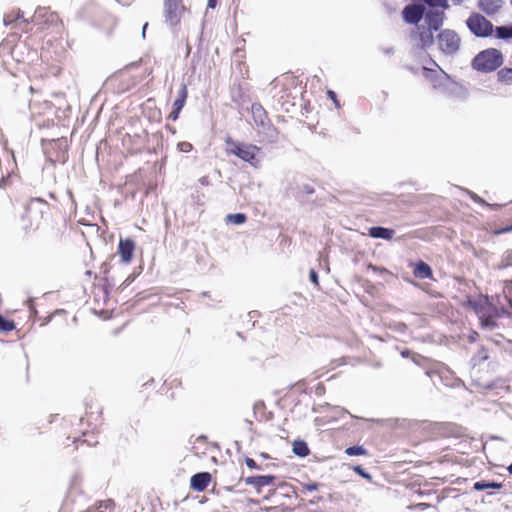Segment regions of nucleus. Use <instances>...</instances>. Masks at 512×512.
I'll use <instances>...</instances> for the list:
<instances>
[{
	"label": "nucleus",
	"instance_id": "nucleus-1",
	"mask_svg": "<svg viewBox=\"0 0 512 512\" xmlns=\"http://www.w3.org/2000/svg\"><path fill=\"white\" fill-rule=\"evenodd\" d=\"M226 145V152L228 154L239 157L255 168L259 167V161L256 155L260 151V147L253 144L235 142L231 138L226 140Z\"/></svg>",
	"mask_w": 512,
	"mask_h": 512
},
{
	"label": "nucleus",
	"instance_id": "nucleus-2",
	"mask_svg": "<svg viewBox=\"0 0 512 512\" xmlns=\"http://www.w3.org/2000/svg\"><path fill=\"white\" fill-rule=\"evenodd\" d=\"M503 62L502 54L497 49H487L480 52L472 61L475 70L481 72H491L501 66Z\"/></svg>",
	"mask_w": 512,
	"mask_h": 512
},
{
	"label": "nucleus",
	"instance_id": "nucleus-3",
	"mask_svg": "<svg viewBox=\"0 0 512 512\" xmlns=\"http://www.w3.org/2000/svg\"><path fill=\"white\" fill-rule=\"evenodd\" d=\"M437 44L442 53L451 56L458 52L461 39L454 30L445 29L437 35Z\"/></svg>",
	"mask_w": 512,
	"mask_h": 512
},
{
	"label": "nucleus",
	"instance_id": "nucleus-4",
	"mask_svg": "<svg viewBox=\"0 0 512 512\" xmlns=\"http://www.w3.org/2000/svg\"><path fill=\"white\" fill-rule=\"evenodd\" d=\"M466 23L469 30L477 37H487L493 32L492 23L481 14H471Z\"/></svg>",
	"mask_w": 512,
	"mask_h": 512
},
{
	"label": "nucleus",
	"instance_id": "nucleus-5",
	"mask_svg": "<svg viewBox=\"0 0 512 512\" xmlns=\"http://www.w3.org/2000/svg\"><path fill=\"white\" fill-rule=\"evenodd\" d=\"M165 7L166 21L172 26L178 24L184 11L180 0H165Z\"/></svg>",
	"mask_w": 512,
	"mask_h": 512
},
{
	"label": "nucleus",
	"instance_id": "nucleus-6",
	"mask_svg": "<svg viewBox=\"0 0 512 512\" xmlns=\"http://www.w3.org/2000/svg\"><path fill=\"white\" fill-rule=\"evenodd\" d=\"M425 10L421 4H410L403 9L402 16L405 22L417 24L424 17Z\"/></svg>",
	"mask_w": 512,
	"mask_h": 512
},
{
	"label": "nucleus",
	"instance_id": "nucleus-7",
	"mask_svg": "<svg viewBox=\"0 0 512 512\" xmlns=\"http://www.w3.org/2000/svg\"><path fill=\"white\" fill-rule=\"evenodd\" d=\"M433 31L429 27L417 26L416 31L412 33V37L422 48H426L434 43Z\"/></svg>",
	"mask_w": 512,
	"mask_h": 512
},
{
	"label": "nucleus",
	"instance_id": "nucleus-8",
	"mask_svg": "<svg viewBox=\"0 0 512 512\" xmlns=\"http://www.w3.org/2000/svg\"><path fill=\"white\" fill-rule=\"evenodd\" d=\"M445 18L444 10L439 9H431L428 12H425L424 19L427 27L431 28L434 31L440 29L443 25Z\"/></svg>",
	"mask_w": 512,
	"mask_h": 512
},
{
	"label": "nucleus",
	"instance_id": "nucleus-9",
	"mask_svg": "<svg viewBox=\"0 0 512 512\" xmlns=\"http://www.w3.org/2000/svg\"><path fill=\"white\" fill-rule=\"evenodd\" d=\"M135 243L131 239H121L119 242L118 253L122 262L129 263L133 257Z\"/></svg>",
	"mask_w": 512,
	"mask_h": 512
},
{
	"label": "nucleus",
	"instance_id": "nucleus-10",
	"mask_svg": "<svg viewBox=\"0 0 512 512\" xmlns=\"http://www.w3.org/2000/svg\"><path fill=\"white\" fill-rule=\"evenodd\" d=\"M211 475L208 472H201L191 477L190 485L195 491H203L208 486Z\"/></svg>",
	"mask_w": 512,
	"mask_h": 512
},
{
	"label": "nucleus",
	"instance_id": "nucleus-11",
	"mask_svg": "<svg viewBox=\"0 0 512 512\" xmlns=\"http://www.w3.org/2000/svg\"><path fill=\"white\" fill-rule=\"evenodd\" d=\"M503 0H479V8L487 15L496 13L502 6Z\"/></svg>",
	"mask_w": 512,
	"mask_h": 512
},
{
	"label": "nucleus",
	"instance_id": "nucleus-12",
	"mask_svg": "<svg viewBox=\"0 0 512 512\" xmlns=\"http://www.w3.org/2000/svg\"><path fill=\"white\" fill-rule=\"evenodd\" d=\"M275 480L274 476L271 475H263V476H252L246 478L245 482L248 485H252L256 488L268 486L273 483Z\"/></svg>",
	"mask_w": 512,
	"mask_h": 512
},
{
	"label": "nucleus",
	"instance_id": "nucleus-13",
	"mask_svg": "<svg viewBox=\"0 0 512 512\" xmlns=\"http://www.w3.org/2000/svg\"><path fill=\"white\" fill-rule=\"evenodd\" d=\"M369 235L373 238H381L385 240H390L394 236V230L385 228V227H371L369 229Z\"/></svg>",
	"mask_w": 512,
	"mask_h": 512
},
{
	"label": "nucleus",
	"instance_id": "nucleus-14",
	"mask_svg": "<svg viewBox=\"0 0 512 512\" xmlns=\"http://www.w3.org/2000/svg\"><path fill=\"white\" fill-rule=\"evenodd\" d=\"M253 119L257 125L264 126L267 120L266 111L260 104H253L251 107Z\"/></svg>",
	"mask_w": 512,
	"mask_h": 512
},
{
	"label": "nucleus",
	"instance_id": "nucleus-15",
	"mask_svg": "<svg viewBox=\"0 0 512 512\" xmlns=\"http://www.w3.org/2000/svg\"><path fill=\"white\" fill-rule=\"evenodd\" d=\"M414 275H415V277L420 278V279L431 278L432 270L429 267V265H427L426 263L419 262L416 264V267L414 269Z\"/></svg>",
	"mask_w": 512,
	"mask_h": 512
},
{
	"label": "nucleus",
	"instance_id": "nucleus-16",
	"mask_svg": "<svg viewBox=\"0 0 512 512\" xmlns=\"http://www.w3.org/2000/svg\"><path fill=\"white\" fill-rule=\"evenodd\" d=\"M186 97H187L186 86L182 85L178 92V96L173 103V109H176L177 111H181V109L184 106Z\"/></svg>",
	"mask_w": 512,
	"mask_h": 512
},
{
	"label": "nucleus",
	"instance_id": "nucleus-17",
	"mask_svg": "<svg viewBox=\"0 0 512 512\" xmlns=\"http://www.w3.org/2000/svg\"><path fill=\"white\" fill-rule=\"evenodd\" d=\"M293 452L300 457H305L309 454V448L304 441H294Z\"/></svg>",
	"mask_w": 512,
	"mask_h": 512
},
{
	"label": "nucleus",
	"instance_id": "nucleus-18",
	"mask_svg": "<svg viewBox=\"0 0 512 512\" xmlns=\"http://www.w3.org/2000/svg\"><path fill=\"white\" fill-rule=\"evenodd\" d=\"M501 487L502 484L497 482L478 481L474 484V489L477 491H482L486 489H500Z\"/></svg>",
	"mask_w": 512,
	"mask_h": 512
},
{
	"label": "nucleus",
	"instance_id": "nucleus-19",
	"mask_svg": "<svg viewBox=\"0 0 512 512\" xmlns=\"http://www.w3.org/2000/svg\"><path fill=\"white\" fill-rule=\"evenodd\" d=\"M496 36L499 39L512 38V25L511 26H498L495 29Z\"/></svg>",
	"mask_w": 512,
	"mask_h": 512
},
{
	"label": "nucleus",
	"instance_id": "nucleus-20",
	"mask_svg": "<svg viewBox=\"0 0 512 512\" xmlns=\"http://www.w3.org/2000/svg\"><path fill=\"white\" fill-rule=\"evenodd\" d=\"M498 79L506 84L512 83V68H503L497 73Z\"/></svg>",
	"mask_w": 512,
	"mask_h": 512
},
{
	"label": "nucleus",
	"instance_id": "nucleus-21",
	"mask_svg": "<svg viewBox=\"0 0 512 512\" xmlns=\"http://www.w3.org/2000/svg\"><path fill=\"white\" fill-rule=\"evenodd\" d=\"M113 501L112 500H106V501H99L94 506L88 509L87 512H103L104 509H108L112 507Z\"/></svg>",
	"mask_w": 512,
	"mask_h": 512
},
{
	"label": "nucleus",
	"instance_id": "nucleus-22",
	"mask_svg": "<svg viewBox=\"0 0 512 512\" xmlns=\"http://www.w3.org/2000/svg\"><path fill=\"white\" fill-rule=\"evenodd\" d=\"M432 9L446 10L449 8L448 0H423Z\"/></svg>",
	"mask_w": 512,
	"mask_h": 512
},
{
	"label": "nucleus",
	"instance_id": "nucleus-23",
	"mask_svg": "<svg viewBox=\"0 0 512 512\" xmlns=\"http://www.w3.org/2000/svg\"><path fill=\"white\" fill-rule=\"evenodd\" d=\"M345 453L349 456L366 455L367 451L363 446H351L346 448Z\"/></svg>",
	"mask_w": 512,
	"mask_h": 512
},
{
	"label": "nucleus",
	"instance_id": "nucleus-24",
	"mask_svg": "<svg viewBox=\"0 0 512 512\" xmlns=\"http://www.w3.org/2000/svg\"><path fill=\"white\" fill-rule=\"evenodd\" d=\"M227 220L235 225H241L246 221V216L243 213L228 214Z\"/></svg>",
	"mask_w": 512,
	"mask_h": 512
},
{
	"label": "nucleus",
	"instance_id": "nucleus-25",
	"mask_svg": "<svg viewBox=\"0 0 512 512\" xmlns=\"http://www.w3.org/2000/svg\"><path fill=\"white\" fill-rule=\"evenodd\" d=\"M15 328L14 322L5 319L2 315H0V330L3 332L12 331Z\"/></svg>",
	"mask_w": 512,
	"mask_h": 512
},
{
	"label": "nucleus",
	"instance_id": "nucleus-26",
	"mask_svg": "<svg viewBox=\"0 0 512 512\" xmlns=\"http://www.w3.org/2000/svg\"><path fill=\"white\" fill-rule=\"evenodd\" d=\"M481 326L489 329H493L495 326V321L491 317H480Z\"/></svg>",
	"mask_w": 512,
	"mask_h": 512
},
{
	"label": "nucleus",
	"instance_id": "nucleus-27",
	"mask_svg": "<svg viewBox=\"0 0 512 512\" xmlns=\"http://www.w3.org/2000/svg\"><path fill=\"white\" fill-rule=\"evenodd\" d=\"M353 470L365 479L371 478L370 474H368L360 465L354 466Z\"/></svg>",
	"mask_w": 512,
	"mask_h": 512
},
{
	"label": "nucleus",
	"instance_id": "nucleus-28",
	"mask_svg": "<svg viewBox=\"0 0 512 512\" xmlns=\"http://www.w3.org/2000/svg\"><path fill=\"white\" fill-rule=\"evenodd\" d=\"M178 149L181 152L187 153V152L191 151L192 145L188 142H180V143H178Z\"/></svg>",
	"mask_w": 512,
	"mask_h": 512
},
{
	"label": "nucleus",
	"instance_id": "nucleus-29",
	"mask_svg": "<svg viewBox=\"0 0 512 512\" xmlns=\"http://www.w3.org/2000/svg\"><path fill=\"white\" fill-rule=\"evenodd\" d=\"M309 278H310V281L315 284V285H318L319 282H318V274L317 272L314 270V269H311L310 272H309Z\"/></svg>",
	"mask_w": 512,
	"mask_h": 512
},
{
	"label": "nucleus",
	"instance_id": "nucleus-30",
	"mask_svg": "<svg viewBox=\"0 0 512 512\" xmlns=\"http://www.w3.org/2000/svg\"><path fill=\"white\" fill-rule=\"evenodd\" d=\"M319 484L316 482L308 483L304 485V488L310 492L318 490Z\"/></svg>",
	"mask_w": 512,
	"mask_h": 512
},
{
	"label": "nucleus",
	"instance_id": "nucleus-31",
	"mask_svg": "<svg viewBox=\"0 0 512 512\" xmlns=\"http://www.w3.org/2000/svg\"><path fill=\"white\" fill-rule=\"evenodd\" d=\"M18 18H19V14H17V16H16V17H12V16H10V15H6V16L4 17V19H3V21H4V24H5V25H9V24H11L12 22H14V21H15L16 19H18Z\"/></svg>",
	"mask_w": 512,
	"mask_h": 512
},
{
	"label": "nucleus",
	"instance_id": "nucleus-32",
	"mask_svg": "<svg viewBox=\"0 0 512 512\" xmlns=\"http://www.w3.org/2000/svg\"><path fill=\"white\" fill-rule=\"evenodd\" d=\"M245 462H246V465L251 469L258 468V465L256 464V462L251 458H246Z\"/></svg>",
	"mask_w": 512,
	"mask_h": 512
},
{
	"label": "nucleus",
	"instance_id": "nucleus-33",
	"mask_svg": "<svg viewBox=\"0 0 512 512\" xmlns=\"http://www.w3.org/2000/svg\"><path fill=\"white\" fill-rule=\"evenodd\" d=\"M179 113L180 111L173 109V111L169 114L168 118L174 121L178 118Z\"/></svg>",
	"mask_w": 512,
	"mask_h": 512
},
{
	"label": "nucleus",
	"instance_id": "nucleus-34",
	"mask_svg": "<svg viewBox=\"0 0 512 512\" xmlns=\"http://www.w3.org/2000/svg\"><path fill=\"white\" fill-rule=\"evenodd\" d=\"M199 183L202 186H208L210 184L209 178L207 176H203L199 179Z\"/></svg>",
	"mask_w": 512,
	"mask_h": 512
},
{
	"label": "nucleus",
	"instance_id": "nucleus-35",
	"mask_svg": "<svg viewBox=\"0 0 512 512\" xmlns=\"http://www.w3.org/2000/svg\"><path fill=\"white\" fill-rule=\"evenodd\" d=\"M510 231H512V226L505 227V228L501 229L500 231H498L497 233H507Z\"/></svg>",
	"mask_w": 512,
	"mask_h": 512
},
{
	"label": "nucleus",
	"instance_id": "nucleus-36",
	"mask_svg": "<svg viewBox=\"0 0 512 512\" xmlns=\"http://www.w3.org/2000/svg\"><path fill=\"white\" fill-rule=\"evenodd\" d=\"M208 7L209 8H215L216 7V0H208Z\"/></svg>",
	"mask_w": 512,
	"mask_h": 512
},
{
	"label": "nucleus",
	"instance_id": "nucleus-37",
	"mask_svg": "<svg viewBox=\"0 0 512 512\" xmlns=\"http://www.w3.org/2000/svg\"><path fill=\"white\" fill-rule=\"evenodd\" d=\"M410 354H411V352H410L409 350H404V351L401 353V355H402L403 357H409V355H410Z\"/></svg>",
	"mask_w": 512,
	"mask_h": 512
},
{
	"label": "nucleus",
	"instance_id": "nucleus-38",
	"mask_svg": "<svg viewBox=\"0 0 512 512\" xmlns=\"http://www.w3.org/2000/svg\"><path fill=\"white\" fill-rule=\"evenodd\" d=\"M148 26V23H145L144 26H143V29H142V37L145 38V32H146V28Z\"/></svg>",
	"mask_w": 512,
	"mask_h": 512
},
{
	"label": "nucleus",
	"instance_id": "nucleus-39",
	"mask_svg": "<svg viewBox=\"0 0 512 512\" xmlns=\"http://www.w3.org/2000/svg\"><path fill=\"white\" fill-rule=\"evenodd\" d=\"M7 183V179L2 178L0 179V187H3Z\"/></svg>",
	"mask_w": 512,
	"mask_h": 512
},
{
	"label": "nucleus",
	"instance_id": "nucleus-40",
	"mask_svg": "<svg viewBox=\"0 0 512 512\" xmlns=\"http://www.w3.org/2000/svg\"><path fill=\"white\" fill-rule=\"evenodd\" d=\"M510 259H512V257H511V256H507V258H506V260H507V261H506V263H505L503 266H508V265H510V263H511V262H510Z\"/></svg>",
	"mask_w": 512,
	"mask_h": 512
},
{
	"label": "nucleus",
	"instance_id": "nucleus-41",
	"mask_svg": "<svg viewBox=\"0 0 512 512\" xmlns=\"http://www.w3.org/2000/svg\"><path fill=\"white\" fill-rule=\"evenodd\" d=\"M452 2L454 5H460L463 2V0H452Z\"/></svg>",
	"mask_w": 512,
	"mask_h": 512
},
{
	"label": "nucleus",
	"instance_id": "nucleus-42",
	"mask_svg": "<svg viewBox=\"0 0 512 512\" xmlns=\"http://www.w3.org/2000/svg\"><path fill=\"white\" fill-rule=\"evenodd\" d=\"M329 96H330V97H332V98H334V97H335V94H334V92H332V91H329Z\"/></svg>",
	"mask_w": 512,
	"mask_h": 512
},
{
	"label": "nucleus",
	"instance_id": "nucleus-43",
	"mask_svg": "<svg viewBox=\"0 0 512 512\" xmlns=\"http://www.w3.org/2000/svg\"><path fill=\"white\" fill-rule=\"evenodd\" d=\"M417 357H419V355H417V356L415 355V356H413V358H412V359H413V361H414V362H416V363H417Z\"/></svg>",
	"mask_w": 512,
	"mask_h": 512
},
{
	"label": "nucleus",
	"instance_id": "nucleus-44",
	"mask_svg": "<svg viewBox=\"0 0 512 512\" xmlns=\"http://www.w3.org/2000/svg\"><path fill=\"white\" fill-rule=\"evenodd\" d=\"M508 471L510 474H512V464L508 467Z\"/></svg>",
	"mask_w": 512,
	"mask_h": 512
}]
</instances>
